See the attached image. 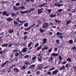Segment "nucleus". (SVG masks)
Listing matches in <instances>:
<instances>
[{"mask_svg": "<svg viewBox=\"0 0 76 76\" xmlns=\"http://www.w3.org/2000/svg\"><path fill=\"white\" fill-rule=\"evenodd\" d=\"M47 39L46 38H45L42 39V40L43 41V42H42V44H45L47 42Z\"/></svg>", "mask_w": 76, "mask_h": 76, "instance_id": "1a4fd4ad", "label": "nucleus"}, {"mask_svg": "<svg viewBox=\"0 0 76 76\" xmlns=\"http://www.w3.org/2000/svg\"><path fill=\"white\" fill-rule=\"evenodd\" d=\"M53 5H54V6H58V7H60V6H63V4H58L57 3H55Z\"/></svg>", "mask_w": 76, "mask_h": 76, "instance_id": "6e6552de", "label": "nucleus"}, {"mask_svg": "<svg viewBox=\"0 0 76 76\" xmlns=\"http://www.w3.org/2000/svg\"><path fill=\"white\" fill-rule=\"evenodd\" d=\"M59 61H61V60H62V58H61V56H59Z\"/></svg>", "mask_w": 76, "mask_h": 76, "instance_id": "58836bf2", "label": "nucleus"}, {"mask_svg": "<svg viewBox=\"0 0 76 76\" xmlns=\"http://www.w3.org/2000/svg\"><path fill=\"white\" fill-rule=\"evenodd\" d=\"M38 61H41L42 62V60H41V58H38Z\"/></svg>", "mask_w": 76, "mask_h": 76, "instance_id": "4d7b16f0", "label": "nucleus"}, {"mask_svg": "<svg viewBox=\"0 0 76 76\" xmlns=\"http://www.w3.org/2000/svg\"><path fill=\"white\" fill-rule=\"evenodd\" d=\"M65 69H66V67H65V66H64V65H63L59 69V70H64Z\"/></svg>", "mask_w": 76, "mask_h": 76, "instance_id": "9d476101", "label": "nucleus"}, {"mask_svg": "<svg viewBox=\"0 0 76 76\" xmlns=\"http://www.w3.org/2000/svg\"><path fill=\"white\" fill-rule=\"evenodd\" d=\"M7 20H8V21H9V22H12V20H13V19L12 18H7Z\"/></svg>", "mask_w": 76, "mask_h": 76, "instance_id": "dca6fc26", "label": "nucleus"}, {"mask_svg": "<svg viewBox=\"0 0 76 76\" xmlns=\"http://www.w3.org/2000/svg\"><path fill=\"white\" fill-rule=\"evenodd\" d=\"M58 38H60V39H62L63 38V35L59 36L58 37Z\"/></svg>", "mask_w": 76, "mask_h": 76, "instance_id": "e433bc0d", "label": "nucleus"}, {"mask_svg": "<svg viewBox=\"0 0 76 76\" xmlns=\"http://www.w3.org/2000/svg\"><path fill=\"white\" fill-rule=\"evenodd\" d=\"M15 51H16L17 53L18 52V50L15 49V50H12V52H14Z\"/></svg>", "mask_w": 76, "mask_h": 76, "instance_id": "052dcab7", "label": "nucleus"}, {"mask_svg": "<svg viewBox=\"0 0 76 76\" xmlns=\"http://www.w3.org/2000/svg\"><path fill=\"white\" fill-rule=\"evenodd\" d=\"M37 22H38V23L39 25H41V24H42V22H41L40 21L38 20L37 21Z\"/></svg>", "mask_w": 76, "mask_h": 76, "instance_id": "79ce46f5", "label": "nucleus"}, {"mask_svg": "<svg viewBox=\"0 0 76 76\" xmlns=\"http://www.w3.org/2000/svg\"><path fill=\"white\" fill-rule=\"evenodd\" d=\"M71 22V20H69V21H66V23L67 25H68V24H69Z\"/></svg>", "mask_w": 76, "mask_h": 76, "instance_id": "09e8293b", "label": "nucleus"}, {"mask_svg": "<svg viewBox=\"0 0 76 76\" xmlns=\"http://www.w3.org/2000/svg\"><path fill=\"white\" fill-rule=\"evenodd\" d=\"M66 61H64L62 62V63L63 64H66Z\"/></svg>", "mask_w": 76, "mask_h": 76, "instance_id": "338daca9", "label": "nucleus"}, {"mask_svg": "<svg viewBox=\"0 0 76 76\" xmlns=\"http://www.w3.org/2000/svg\"><path fill=\"white\" fill-rule=\"evenodd\" d=\"M39 45V43H37L34 46V48H36L37 47H38Z\"/></svg>", "mask_w": 76, "mask_h": 76, "instance_id": "7c9ffc66", "label": "nucleus"}, {"mask_svg": "<svg viewBox=\"0 0 76 76\" xmlns=\"http://www.w3.org/2000/svg\"><path fill=\"white\" fill-rule=\"evenodd\" d=\"M24 64H25V65H28L29 64V62H24Z\"/></svg>", "mask_w": 76, "mask_h": 76, "instance_id": "c03bdc74", "label": "nucleus"}, {"mask_svg": "<svg viewBox=\"0 0 76 76\" xmlns=\"http://www.w3.org/2000/svg\"><path fill=\"white\" fill-rule=\"evenodd\" d=\"M28 57H29V56L28 55H26L24 57V58H28Z\"/></svg>", "mask_w": 76, "mask_h": 76, "instance_id": "c9c22d12", "label": "nucleus"}, {"mask_svg": "<svg viewBox=\"0 0 76 76\" xmlns=\"http://www.w3.org/2000/svg\"><path fill=\"white\" fill-rule=\"evenodd\" d=\"M9 63V61H6L3 64L1 65V67H3V66H4L5 64L8 63Z\"/></svg>", "mask_w": 76, "mask_h": 76, "instance_id": "9b49d317", "label": "nucleus"}, {"mask_svg": "<svg viewBox=\"0 0 76 76\" xmlns=\"http://www.w3.org/2000/svg\"><path fill=\"white\" fill-rule=\"evenodd\" d=\"M52 11V10L51 9H50V10L48 9L47 10V11L48 12V13L49 14L50 13H51Z\"/></svg>", "mask_w": 76, "mask_h": 76, "instance_id": "4c0bfd02", "label": "nucleus"}, {"mask_svg": "<svg viewBox=\"0 0 76 76\" xmlns=\"http://www.w3.org/2000/svg\"><path fill=\"white\" fill-rule=\"evenodd\" d=\"M14 59L15 61H18V58L17 57H16L15 58H14Z\"/></svg>", "mask_w": 76, "mask_h": 76, "instance_id": "6e6d98bb", "label": "nucleus"}, {"mask_svg": "<svg viewBox=\"0 0 76 76\" xmlns=\"http://www.w3.org/2000/svg\"><path fill=\"white\" fill-rule=\"evenodd\" d=\"M42 10H44V8H42L41 9H39L38 10L37 12L38 14H40L42 13Z\"/></svg>", "mask_w": 76, "mask_h": 76, "instance_id": "423d86ee", "label": "nucleus"}, {"mask_svg": "<svg viewBox=\"0 0 76 76\" xmlns=\"http://www.w3.org/2000/svg\"><path fill=\"white\" fill-rule=\"evenodd\" d=\"M54 20L56 22V23H61V21H59V20H57L56 19H55Z\"/></svg>", "mask_w": 76, "mask_h": 76, "instance_id": "a211bd4d", "label": "nucleus"}, {"mask_svg": "<svg viewBox=\"0 0 76 76\" xmlns=\"http://www.w3.org/2000/svg\"><path fill=\"white\" fill-rule=\"evenodd\" d=\"M13 9L15 10H17L18 9V8H17V7L13 6Z\"/></svg>", "mask_w": 76, "mask_h": 76, "instance_id": "473e14b6", "label": "nucleus"}, {"mask_svg": "<svg viewBox=\"0 0 76 76\" xmlns=\"http://www.w3.org/2000/svg\"><path fill=\"white\" fill-rule=\"evenodd\" d=\"M41 46H40L38 47L37 48V51H39V50L41 49Z\"/></svg>", "mask_w": 76, "mask_h": 76, "instance_id": "c756f323", "label": "nucleus"}, {"mask_svg": "<svg viewBox=\"0 0 76 76\" xmlns=\"http://www.w3.org/2000/svg\"><path fill=\"white\" fill-rule=\"evenodd\" d=\"M52 50H53V48H52L50 49L48 51V52H51V51H52Z\"/></svg>", "mask_w": 76, "mask_h": 76, "instance_id": "69168bd1", "label": "nucleus"}, {"mask_svg": "<svg viewBox=\"0 0 76 76\" xmlns=\"http://www.w3.org/2000/svg\"><path fill=\"white\" fill-rule=\"evenodd\" d=\"M32 42H30L29 43L28 45V47H31V46L32 45Z\"/></svg>", "mask_w": 76, "mask_h": 76, "instance_id": "c85d7f7f", "label": "nucleus"}, {"mask_svg": "<svg viewBox=\"0 0 76 76\" xmlns=\"http://www.w3.org/2000/svg\"><path fill=\"white\" fill-rule=\"evenodd\" d=\"M2 15L3 16H9V14H7V12L6 11H4L2 12Z\"/></svg>", "mask_w": 76, "mask_h": 76, "instance_id": "20e7f679", "label": "nucleus"}, {"mask_svg": "<svg viewBox=\"0 0 76 76\" xmlns=\"http://www.w3.org/2000/svg\"><path fill=\"white\" fill-rule=\"evenodd\" d=\"M26 35V34L25 35V36L24 37V38H23L24 40H25V39H26V38H28V35H26V36H25Z\"/></svg>", "mask_w": 76, "mask_h": 76, "instance_id": "72a5a7b5", "label": "nucleus"}, {"mask_svg": "<svg viewBox=\"0 0 76 76\" xmlns=\"http://www.w3.org/2000/svg\"><path fill=\"white\" fill-rule=\"evenodd\" d=\"M56 43L58 44H60V40L58 39H57L56 40Z\"/></svg>", "mask_w": 76, "mask_h": 76, "instance_id": "a878e982", "label": "nucleus"}, {"mask_svg": "<svg viewBox=\"0 0 76 76\" xmlns=\"http://www.w3.org/2000/svg\"><path fill=\"white\" fill-rule=\"evenodd\" d=\"M67 61H68L69 62H72V59H71V58H68L67 59Z\"/></svg>", "mask_w": 76, "mask_h": 76, "instance_id": "4be33fe9", "label": "nucleus"}, {"mask_svg": "<svg viewBox=\"0 0 76 76\" xmlns=\"http://www.w3.org/2000/svg\"><path fill=\"white\" fill-rule=\"evenodd\" d=\"M13 23L15 25H17L18 24V22H17V21H14Z\"/></svg>", "mask_w": 76, "mask_h": 76, "instance_id": "2f4dec72", "label": "nucleus"}, {"mask_svg": "<svg viewBox=\"0 0 76 76\" xmlns=\"http://www.w3.org/2000/svg\"><path fill=\"white\" fill-rule=\"evenodd\" d=\"M14 55V53H13L12 54V55H10V57L11 58H13Z\"/></svg>", "mask_w": 76, "mask_h": 76, "instance_id": "de8ad7c7", "label": "nucleus"}, {"mask_svg": "<svg viewBox=\"0 0 76 76\" xmlns=\"http://www.w3.org/2000/svg\"><path fill=\"white\" fill-rule=\"evenodd\" d=\"M28 23H25L24 25L25 27H28Z\"/></svg>", "mask_w": 76, "mask_h": 76, "instance_id": "f704fd0d", "label": "nucleus"}, {"mask_svg": "<svg viewBox=\"0 0 76 76\" xmlns=\"http://www.w3.org/2000/svg\"><path fill=\"white\" fill-rule=\"evenodd\" d=\"M55 68L54 67H53V68H51L49 70V71H52V70H54V69H55Z\"/></svg>", "mask_w": 76, "mask_h": 76, "instance_id": "8fccbe9b", "label": "nucleus"}, {"mask_svg": "<svg viewBox=\"0 0 76 76\" xmlns=\"http://www.w3.org/2000/svg\"><path fill=\"white\" fill-rule=\"evenodd\" d=\"M54 49V51H55V52L57 51V50H58V48H55Z\"/></svg>", "mask_w": 76, "mask_h": 76, "instance_id": "864d4df0", "label": "nucleus"}, {"mask_svg": "<svg viewBox=\"0 0 76 76\" xmlns=\"http://www.w3.org/2000/svg\"><path fill=\"white\" fill-rule=\"evenodd\" d=\"M11 16L13 17V16H16V14H15V13H11Z\"/></svg>", "mask_w": 76, "mask_h": 76, "instance_id": "37998d69", "label": "nucleus"}, {"mask_svg": "<svg viewBox=\"0 0 76 76\" xmlns=\"http://www.w3.org/2000/svg\"><path fill=\"white\" fill-rule=\"evenodd\" d=\"M52 73H51L50 72H48L47 73V75H51Z\"/></svg>", "mask_w": 76, "mask_h": 76, "instance_id": "774afa93", "label": "nucleus"}, {"mask_svg": "<svg viewBox=\"0 0 76 76\" xmlns=\"http://www.w3.org/2000/svg\"><path fill=\"white\" fill-rule=\"evenodd\" d=\"M27 74L28 75H31V72L30 71H27Z\"/></svg>", "mask_w": 76, "mask_h": 76, "instance_id": "3c124183", "label": "nucleus"}, {"mask_svg": "<svg viewBox=\"0 0 76 76\" xmlns=\"http://www.w3.org/2000/svg\"><path fill=\"white\" fill-rule=\"evenodd\" d=\"M8 46V44H3L2 45L1 47H6Z\"/></svg>", "mask_w": 76, "mask_h": 76, "instance_id": "4468645a", "label": "nucleus"}, {"mask_svg": "<svg viewBox=\"0 0 76 76\" xmlns=\"http://www.w3.org/2000/svg\"><path fill=\"white\" fill-rule=\"evenodd\" d=\"M17 22H19V23H22L23 24V23H22V20H18Z\"/></svg>", "mask_w": 76, "mask_h": 76, "instance_id": "a18cd8bd", "label": "nucleus"}, {"mask_svg": "<svg viewBox=\"0 0 76 76\" xmlns=\"http://www.w3.org/2000/svg\"><path fill=\"white\" fill-rule=\"evenodd\" d=\"M72 50H74V51L76 50V47L74 46L72 48Z\"/></svg>", "mask_w": 76, "mask_h": 76, "instance_id": "cd10ccee", "label": "nucleus"}, {"mask_svg": "<svg viewBox=\"0 0 76 76\" xmlns=\"http://www.w3.org/2000/svg\"><path fill=\"white\" fill-rule=\"evenodd\" d=\"M56 16V15L54 14L53 15V14H51L50 15V17L51 18H55Z\"/></svg>", "mask_w": 76, "mask_h": 76, "instance_id": "aec40b11", "label": "nucleus"}, {"mask_svg": "<svg viewBox=\"0 0 76 76\" xmlns=\"http://www.w3.org/2000/svg\"><path fill=\"white\" fill-rule=\"evenodd\" d=\"M19 5H20V3H17L16 4V6H18Z\"/></svg>", "mask_w": 76, "mask_h": 76, "instance_id": "0e129e2a", "label": "nucleus"}, {"mask_svg": "<svg viewBox=\"0 0 76 76\" xmlns=\"http://www.w3.org/2000/svg\"><path fill=\"white\" fill-rule=\"evenodd\" d=\"M26 66H23V67H22V68H21V70H23L25 69H26Z\"/></svg>", "mask_w": 76, "mask_h": 76, "instance_id": "393cba45", "label": "nucleus"}, {"mask_svg": "<svg viewBox=\"0 0 76 76\" xmlns=\"http://www.w3.org/2000/svg\"><path fill=\"white\" fill-rule=\"evenodd\" d=\"M12 43H10V45H8V47L9 48V47H12Z\"/></svg>", "mask_w": 76, "mask_h": 76, "instance_id": "bf43d9fd", "label": "nucleus"}, {"mask_svg": "<svg viewBox=\"0 0 76 76\" xmlns=\"http://www.w3.org/2000/svg\"><path fill=\"white\" fill-rule=\"evenodd\" d=\"M27 50L26 48H25L23 49V50H22V51H23V53H26V52L27 51V50Z\"/></svg>", "mask_w": 76, "mask_h": 76, "instance_id": "ddd939ff", "label": "nucleus"}, {"mask_svg": "<svg viewBox=\"0 0 76 76\" xmlns=\"http://www.w3.org/2000/svg\"><path fill=\"white\" fill-rule=\"evenodd\" d=\"M18 56H19V53H15V57H18Z\"/></svg>", "mask_w": 76, "mask_h": 76, "instance_id": "49530a36", "label": "nucleus"}, {"mask_svg": "<svg viewBox=\"0 0 76 76\" xmlns=\"http://www.w3.org/2000/svg\"><path fill=\"white\" fill-rule=\"evenodd\" d=\"M8 32L11 34V33H13V30L10 29L8 30Z\"/></svg>", "mask_w": 76, "mask_h": 76, "instance_id": "f3484780", "label": "nucleus"}, {"mask_svg": "<svg viewBox=\"0 0 76 76\" xmlns=\"http://www.w3.org/2000/svg\"><path fill=\"white\" fill-rule=\"evenodd\" d=\"M73 40H70L69 41V42L68 43H69L70 44H73Z\"/></svg>", "mask_w": 76, "mask_h": 76, "instance_id": "bb28decb", "label": "nucleus"}, {"mask_svg": "<svg viewBox=\"0 0 76 76\" xmlns=\"http://www.w3.org/2000/svg\"><path fill=\"white\" fill-rule=\"evenodd\" d=\"M13 71L14 72H15V73H18L19 70L18 68H14Z\"/></svg>", "mask_w": 76, "mask_h": 76, "instance_id": "0eeeda50", "label": "nucleus"}, {"mask_svg": "<svg viewBox=\"0 0 76 76\" xmlns=\"http://www.w3.org/2000/svg\"><path fill=\"white\" fill-rule=\"evenodd\" d=\"M24 30H25L26 31H29V28H25L24 29Z\"/></svg>", "mask_w": 76, "mask_h": 76, "instance_id": "680f3d73", "label": "nucleus"}, {"mask_svg": "<svg viewBox=\"0 0 76 76\" xmlns=\"http://www.w3.org/2000/svg\"><path fill=\"white\" fill-rule=\"evenodd\" d=\"M34 10V8H32L28 11V10H26V11H20V13H22V14L26 13H29L30 12H31L33 10Z\"/></svg>", "mask_w": 76, "mask_h": 76, "instance_id": "f257e3e1", "label": "nucleus"}, {"mask_svg": "<svg viewBox=\"0 0 76 76\" xmlns=\"http://www.w3.org/2000/svg\"><path fill=\"white\" fill-rule=\"evenodd\" d=\"M36 66V65L35 64L32 65L29 67L28 69H32L34 70V69H35Z\"/></svg>", "mask_w": 76, "mask_h": 76, "instance_id": "f03ea898", "label": "nucleus"}, {"mask_svg": "<svg viewBox=\"0 0 76 76\" xmlns=\"http://www.w3.org/2000/svg\"><path fill=\"white\" fill-rule=\"evenodd\" d=\"M56 34L58 35V36H60V35H62V33H60L59 32H58Z\"/></svg>", "mask_w": 76, "mask_h": 76, "instance_id": "b1692460", "label": "nucleus"}, {"mask_svg": "<svg viewBox=\"0 0 76 76\" xmlns=\"http://www.w3.org/2000/svg\"><path fill=\"white\" fill-rule=\"evenodd\" d=\"M70 65V64H66V65H65V67H69V66Z\"/></svg>", "mask_w": 76, "mask_h": 76, "instance_id": "603ef678", "label": "nucleus"}, {"mask_svg": "<svg viewBox=\"0 0 76 76\" xmlns=\"http://www.w3.org/2000/svg\"><path fill=\"white\" fill-rule=\"evenodd\" d=\"M58 72V70L57 69L56 70H55L52 72V75H57Z\"/></svg>", "mask_w": 76, "mask_h": 76, "instance_id": "39448f33", "label": "nucleus"}, {"mask_svg": "<svg viewBox=\"0 0 76 76\" xmlns=\"http://www.w3.org/2000/svg\"><path fill=\"white\" fill-rule=\"evenodd\" d=\"M46 4H47V3H45L43 4H41V5H39L38 6V7H43L44 6H45V5H46Z\"/></svg>", "mask_w": 76, "mask_h": 76, "instance_id": "f8f14e48", "label": "nucleus"}, {"mask_svg": "<svg viewBox=\"0 0 76 76\" xmlns=\"http://www.w3.org/2000/svg\"><path fill=\"white\" fill-rule=\"evenodd\" d=\"M4 71H5V69H3L2 70H1L0 72H1V73H4Z\"/></svg>", "mask_w": 76, "mask_h": 76, "instance_id": "5fc2aeb1", "label": "nucleus"}, {"mask_svg": "<svg viewBox=\"0 0 76 76\" xmlns=\"http://www.w3.org/2000/svg\"><path fill=\"white\" fill-rule=\"evenodd\" d=\"M43 67H40V66H39L37 68V70H40V69H42Z\"/></svg>", "mask_w": 76, "mask_h": 76, "instance_id": "a19ab883", "label": "nucleus"}, {"mask_svg": "<svg viewBox=\"0 0 76 76\" xmlns=\"http://www.w3.org/2000/svg\"><path fill=\"white\" fill-rule=\"evenodd\" d=\"M62 11H63V9H59V10H58V12H62Z\"/></svg>", "mask_w": 76, "mask_h": 76, "instance_id": "e2e57ef3", "label": "nucleus"}, {"mask_svg": "<svg viewBox=\"0 0 76 76\" xmlns=\"http://www.w3.org/2000/svg\"><path fill=\"white\" fill-rule=\"evenodd\" d=\"M48 48L47 46H45V48H42V50L44 51L45 50H48Z\"/></svg>", "mask_w": 76, "mask_h": 76, "instance_id": "6ab92c4d", "label": "nucleus"}, {"mask_svg": "<svg viewBox=\"0 0 76 76\" xmlns=\"http://www.w3.org/2000/svg\"><path fill=\"white\" fill-rule=\"evenodd\" d=\"M40 75V73L39 72V71H38L37 72L36 74V75Z\"/></svg>", "mask_w": 76, "mask_h": 76, "instance_id": "ea45409f", "label": "nucleus"}, {"mask_svg": "<svg viewBox=\"0 0 76 76\" xmlns=\"http://www.w3.org/2000/svg\"><path fill=\"white\" fill-rule=\"evenodd\" d=\"M1 3H2L3 4H5L6 3V2L2 0V1Z\"/></svg>", "mask_w": 76, "mask_h": 76, "instance_id": "13d9d810", "label": "nucleus"}, {"mask_svg": "<svg viewBox=\"0 0 76 76\" xmlns=\"http://www.w3.org/2000/svg\"><path fill=\"white\" fill-rule=\"evenodd\" d=\"M40 32L41 33H43L45 31V30H43L42 28H40L39 29Z\"/></svg>", "mask_w": 76, "mask_h": 76, "instance_id": "412c9836", "label": "nucleus"}, {"mask_svg": "<svg viewBox=\"0 0 76 76\" xmlns=\"http://www.w3.org/2000/svg\"><path fill=\"white\" fill-rule=\"evenodd\" d=\"M36 58H37V56H34L32 58L31 60H33V61H32V63L35 62V60H36Z\"/></svg>", "mask_w": 76, "mask_h": 76, "instance_id": "2eb2a0df", "label": "nucleus"}, {"mask_svg": "<svg viewBox=\"0 0 76 76\" xmlns=\"http://www.w3.org/2000/svg\"><path fill=\"white\" fill-rule=\"evenodd\" d=\"M52 55L53 56H58V53L55 54L54 53H52Z\"/></svg>", "mask_w": 76, "mask_h": 76, "instance_id": "5701e85b", "label": "nucleus"}, {"mask_svg": "<svg viewBox=\"0 0 76 76\" xmlns=\"http://www.w3.org/2000/svg\"><path fill=\"white\" fill-rule=\"evenodd\" d=\"M49 26V24L47 23H45L44 24L43 26V28L44 29H46L47 28L46 27H48Z\"/></svg>", "mask_w": 76, "mask_h": 76, "instance_id": "7ed1b4c3", "label": "nucleus"}]
</instances>
